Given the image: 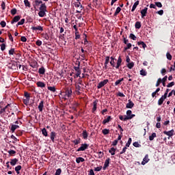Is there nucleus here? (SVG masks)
<instances>
[{
	"mask_svg": "<svg viewBox=\"0 0 175 175\" xmlns=\"http://www.w3.org/2000/svg\"><path fill=\"white\" fill-rule=\"evenodd\" d=\"M133 117H135V114H132L131 110H127L126 116H125L124 118L123 117V116H119V118L122 121H127L128 120H131L132 118H133Z\"/></svg>",
	"mask_w": 175,
	"mask_h": 175,
	"instance_id": "f257e3e1",
	"label": "nucleus"
},
{
	"mask_svg": "<svg viewBox=\"0 0 175 175\" xmlns=\"http://www.w3.org/2000/svg\"><path fill=\"white\" fill-rule=\"evenodd\" d=\"M40 11L38 12L39 16H44L46 15V12L47 11V7L46 5V3H40Z\"/></svg>",
	"mask_w": 175,
	"mask_h": 175,
	"instance_id": "f03ea898",
	"label": "nucleus"
},
{
	"mask_svg": "<svg viewBox=\"0 0 175 175\" xmlns=\"http://www.w3.org/2000/svg\"><path fill=\"white\" fill-rule=\"evenodd\" d=\"M24 96H25V99L23 100V102L24 103V105H25L26 106H28V103H29V100H30V94L29 92H24Z\"/></svg>",
	"mask_w": 175,
	"mask_h": 175,
	"instance_id": "7ed1b4c3",
	"label": "nucleus"
},
{
	"mask_svg": "<svg viewBox=\"0 0 175 175\" xmlns=\"http://www.w3.org/2000/svg\"><path fill=\"white\" fill-rule=\"evenodd\" d=\"M89 146L90 145L87 143L82 144H81V146L77 148V151H85L88 148Z\"/></svg>",
	"mask_w": 175,
	"mask_h": 175,
	"instance_id": "20e7f679",
	"label": "nucleus"
},
{
	"mask_svg": "<svg viewBox=\"0 0 175 175\" xmlns=\"http://www.w3.org/2000/svg\"><path fill=\"white\" fill-rule=\"evenodd\" d=\"M107 83H109V80L107 79L105 80H103V81H100V83H98L97 85L98 90H100V88H103V87H105V85H106Z\"/></svg>",
	"mask_w": 175,
	"mask_h": 175,
	"instance_id": "39448f33",
	"label": "nucleus"
},
{
	"mask_svg": "<svg viewBox=\"0 0 175 175\" xmlns=\"http://www.w3.org/2000/svg\"><path fill=\"white\" fill-rule=\"evenodd\" d=\"M164 135H167L168 136V139H170V137H172L174 135V129H171V131H163Z\"/></svg>",
	"mask_w": 175,
	"mask_h": 175,
	"instance_id": "423d86ee",
	"label": "nucleus"
},
{
	"mask_svg": "<svg viewBox=\"0 0 175 175\" xmlns=\"http://www.w3.org/2000/svg\"><path fill=\"white\" fill-rule=\"evenodd\" d=\"M72 95V88H66L65 96L66 98H70Z\"/></svg>",
	"mask_w": 175,
	"mask_h": 175,
	"instance_id": "0eeeda50",
	"label": "nucleus"
},
{
	"mask_svg": "<svg viewBox=\"0 0 175 175\" xmlns=\"http://www.w3.org/2000/svg\"><path fill=\"white\" fill-rule=\"evenodd\" d=\"M31 29L32 31H40V32L44 31L43 26H40V25H38V26H32Z\"/></svg>",
	"mask_w": 175,
	"mask_h": 175,
	"instance_id": "6e6552de",
	"label": "nucleus"
},
{
	"mask_svg": "<svg viewBox=\"0 0 175 175\" xmlns=\"http://www.w3.org/2000/svg\"><path fill=\"white\" fill-rule=\"evenodd\" d=\"M18 66V64H16V62H11L10 64H9V68H10V69H12V70H16Z\"/></svg>",
	"mask_w": 175,
	"mask_h": 175,
	"instance_id": "1a4fd4ad",
	"label": "nucleus"
},
{
	"mask_svg": "<svg viewBox=\"0 0 175 175\" xmlns=\"http://www.w3.org/2000/svg\"><path fill=\"white\" fill-rule=\"evenodd\" d=\"M29 65L31 68H33V69H35L36 70H37L38 64L36 61H33V62H30Z\"/></svg>",
	"mask_w": 175,
	"mask_h": 175,
	"instance_id": "9d476101",
	"label": "nucleus"
},
{
	"mask_svg": "<svg viewBox=\"0 0 175 175\" xmlns=\"http://www.w3.org/2000/svg\"><path fill=\"white\" fill-rule=\"evenodd\" d=\"M21 19V16L20 15H16L15 16H14V18L12 19L11 21V23L13 24L14 23V22H19Z\"/></svg>",
	"mask_w": 175,
	"mask_h": 175,
	"instance_id": "9b49d317",
	"label": "nucleus"
},
{
	"mask_svg": "<svg viewBox=\"0 0 175 175\" xmlns=\"http://www.w3.org/2000/svg\"><path fill=\"white\" fill-rule=\"evenodd\" d=\"M81 54H80V56L81 57L82 59L84 60L85 58V53H88V51L84 50L83 46H81Z\"/></svg>",
	"mask_w": 175,
	"mask_h": 175,
	"instance_id": "f8f14e48",
	"label": "nucleus"
},
{
	"mask_svg": "<svg viewBox=\"0 0 175 175\" xmlns=\"http://www.w3.org/2000/svg\"><path fill=\"white\" fill-rule=\"evenodd\" d=\"M148 7H144L143 10H141V14H142V18H144L146 16V14L148 12Z\"/></svg>",
	"mask_w": 175,
	"mask_h": 175,
	"instance_id": "ddd939ff",
	"label": "nucleus"
},
{
	"mask_svg": "<svg viewBox=\"0 0 175 175\" xmlns=\"http://www.w3.org/2000/svg\"><path fill=\"white\" fill-rule=\"evenodd\" d=\"M150 159H149V157H148V154H146V155H145L143 161H142V165H146V163H148V162H149Z\"/></svg>",
	"mask_w": 175,
	"mask_h": 175,
	"instance_id": "4468645a",
	"label": "nucleus"
},
{
	"mask_svg": "<svg viewBox=\"0 0 175 175\" xmlns=\"http://www.w3.org/2000/svg\"><path fill=\"white\" fill-rule=\"evenodd\" d=\"M81 90V87L79 83L78 84H75V92H77V94H78V95H80Z\"/></svg>",
	"mask_w": 175,
	"mask_h": 175,
	"instance_id": "2eb2a0df",
	"label": "nucleus"
},
{
	"mask_svg": "<svg viewBox=\"0 0 175 175\" xmlns=\"http://www.w3.org/2000/svg\"><path fill=\"white\" fill-rule=\"evenodd\" d=\"M56 136H57L56 132H51V140L53 143H55Z\"/></svg>",
	"mask_w": 175,
	"mask_h": 175,
	"instance_id": "dca6fc26",
	"label": "nucleus"
},
{
	"mask_svg": "<svg viewBox=\"0 0 175 175\" xmlns=\"http://www.w3.org/2000/svg\"><path fill=\"white\" fill-rule=\"evenodd\" d=\"M134 107V103L133 102H132V100H129V103L126 104V107L127 109H133V107Z\"/></svg>",
	"mask_w": 175,
	"mask_h": 175,
	"instance_id": "f3484780",
	"label": "nucleus"
},
{
	"mask_svg": "<svg viewBox=\"0 0 175 175\" xmlns=\"http://www.w3.org/2000/svg\"><path fill=\"white\" fill-rule=\"evenodd\" d=\"M44 107V100H41L38 106L39 111H43Z\"/></svg>",
	"mask_w": 175,
	"mask_h": 175,
	"instance_id": "a211bd4d",
	"label": "nucleus"
},
{
	"mask_svg": "<svg viewBox=\"0 0 175 175\" xmlns=\"http://www.w3.org/2000/svg\"><path fill=\"white\" fill-rule=\"evenodd\" d=\"M122 62V59L121 57H119L117 61V65L116 66V69H119L120 68V66H121Z\"/></svg>",
	"mask_w": 175,
	"mask_h": 175,
	"instance_id": "6ab92c4d",
	"label": "nucleus"
},
{
	"mask_svg": "<svg viewBox=\"0 0 175 175\" xmlns=\"http://www.w3.org/2000/svg\"><path fill=\"white\" fill-rule=\"evenodd\" d=\"M38 87L40 88H44L46 87V84L45 83H43L42 81H38L36 83Z\"/></svg>",
	"mask_w": 175,
	"mask_h": 175,
	"instance_id": "aec40b11",
	"label": "nucleus"
},
{
	"mask_svg": "<svg viewBox=\"0 0 175 175\" xmlns=\"http://www.w3.org/2000/svg\"><path fill=\"white\" fill-rule=\"evenodd\" d=\"M137 44L138 46H142L144 50H145L146 47H147V45L144 41H138Z\"/></svg>",
	"mask_w": 175,
	"mask_h": 175,
	"instance_id": "412c9836",
	"label": "nucleus"
},
{
	"mask_svg": "<svg viewBox=\"0 0 175 175\" xmlns=\"http://www.w3.org/2000/svg\"><path fill=\"white\" fill-rule=\"evenodd\" d=\"M17 162H18V159L17 158H14L13 159L10 160V164L12 166L16 165Z\"/></svg>",
	"mask_w": 175,
	"mask_h": 175,
	"instance_id": "4be33fe9",
	"label": "nucleus"
},
{
	"mask_svg": "<svg viewBox=\"0 0 175 175\" xmlns=\"http://www.w3.org/2000/svg\"><path fill=\"white\" fill-rule=\"evenodd\" d=\"M82 136L83 139H84L85 140H87V139L88 138V133L85 129L83 131Z\"/></svg>",
	"mask_w": 175,
	"mask_h": 175,
	"instance_id": "5701e85b",
	"label": "nucleus"
},
{
	"mask_svg": "<svg viewBox=\"0 0 175 175\" xmlns=\"http://www.w3.org/2000/svg\"><path fill=\"white\" fill-rule=\"evenodd\" d=\"M164 100H165V95H163V96H161V98H160V99H159V100H158V105H159V106H161V105H163Z\"/></svg>",
	"mask_w": 175,
	"mask_h": 175,
	"instance_id": "b1692460",
	"label": "nucleus"
},
{
	"mask_svg": "<svg viewBox=\"0 0 175 175\" xmlns=\"http://www.w3.org/2000/svg\"><path fill=\"white\" fill-rule=\"evenodd\" d=\"M110 64L113 68L116 67V58H114L113 57H111Z\"/></svg>",
	"mask_w": 175,
	"mask_h": 175,
	"instance_id": "393cba45",
	"label": "nucleus"
},
{
	"mask_svg": "<svg viewBox=\"0 0 175 175\" xmlns=\"http://www.w3.org/2000/svg\"><path fill=\"white\" fill-rule=\"evenodd\" d=\"M139 0H137L134 4L133 5V7H132V9H131V11L133 12L135 11V8H137V5H139Z\"/></svg>",
	"mask_w": 175,
	"mask_h": 175,
	"instance_id": "a878e982",
	"label": "nucleus"
},
{
	"mask_svg": "<svg viewBox=\"0 0 175 175\" xmlns=\"http://www.w3.org/2000/svg\"><path fill=\"white\" fill-rule=\"evenodd\" d=\"M135 27L136 29H140V28L142 27L141 22L139 21H137V22H135Z\"/></svg>",
	"mask_w": 175,
	"mask_h": 175,
	"instance_id": "bb28decb",
	"label": "nucleus"
},
{
	"mask_svg": "<svg viewBox=\"0 0 175 175\" xmlns=\"http://www.w3.org/2000/svg\"><path fill=\"white\" fill-rule=\"evenodd\" d=\"M110 120H111V116H108L107 118L103 120V124L105 125V124H107V122H109Z\"/></svg>",
	"mask_w": 175,
	"mask_h": 175,
	"instance_id": "cd10ccee",
	"label": "nucleus"
},
{
	"mask_svg": "<svg viewBox=\"0 0 175 175\" xmlns=\"http://www.w3.org/2000/svg\"><path fill=\"white\" fill-rule=\"evenodd\" d=\"M76 162L77 163H80V162H85V158L79 157L78 158H76Z\"/></svg>",
	"mask_w": 175,
	"mask_h": 175,
	"instance_id": "c85d7f7f",
	"label": "nucleus"
},
{
	"mask_svg": "<svg viewBox=\"0 0 175 175\" xmlns=\"http://www.w3.org/2000/svg\"><path fill=\"white\" fill-rule=\"evenodd\" d=\"M18 128H19V125L17 124H13L11 126V131L12 133L15 132L16 129H18Z\"/></svg>",
	"mask_w": 175,
	"mask_h": 175,
	"instance_id": "c756f323",
	"label": "nucleus"
},
{
	"mask_svg": "<svg viewBox=\"0 0 175 175\" xmlns=\"http://www.w3.org/2000/svg\"><path fill=\"white\" fill-rule=\"evenodd\" d=\"M167 80V76H164V77L161 79V83L163 87H165Z\"/></svg>",
	"mask_w": 175,
	"mask_h": 175,
	"instance_id": "7c9ffc66",
	"label": "nucleus"
},
{
	"mask_svg": "<svg viewBox=\"0 0 175 175\" xmlns=\"http://www.w3.org/2000/svg\"><path fill=\"white\" fill-rule=\"evenodd\" d=\"M81 34H79V31L78 30V27H77V31H75V39L77 40V39H80Z\"/></svg>",
	"mask_w": 175,
	"mask_h": 175,
	"instance_id": "2f4dec72",
	"label": "nucleus"
},
{
	"mask_svg": "<svg viewBox=\"0 0 175 175\" xmlns=\"http://www.w3.org/2000/svg\"><path fill=\"white\" fill-rule=\"evenodd\" d=\"M21 169H22L21 165H18V166H16L15 170H16L17 174H20V170H21Z\"/></svg>",
	"mask_w": 175,
	"mask_h": 175,
	"instance_id": "473e14b6",
	"label": "nucleus"
},
{
	"mask_svg": "<svg viewBox=\"0 0 175 175\" xmlns=\"http://www.w3.org/2000/svg\"><path fill=\"white\" fill-rule=\"evenodd\" d=\"M132 47V44L131 42H129V41H128L127 42V46H124V50L125 51H126L127 50H129L130 49H131Z\"/></svg>",
	"mask_w": 175,
	"mask_h": 175,
	"instance_id": "72a5a7b5",
	"label": "nucleus"
},
{
	"mask_svg": "<svg viewBox=\"0 0 175 175\" xmlns=\"http://www.w3.org/2000/svg\"><path fill=\"white\" fill-rule=\"evenodd\" d=\"M116 151V148H114V147H111V148L109 150V152H110L111 155H115Z\"/></svg>",
	"mask_w": 175,
	"mask_h": 175,
	"instance_id": "f704fd0d",
	"label": "nucleus"
},
{
	"mask_svg": "<svg viewBox=\"0 0 175 175\" xmlns=\"http://www.w3.org/2000/svg\"><path fill=\"white\" fill-rule=\"evenodd\" d=\"M45 71V68H44V66H42V68H40L38 73H40V75H44Z\"/></svg>",
	"mask_w": 175,
	"mask_h": 175,
	"instance_id": "c9c22d12",
	"label": "nucleus"
},
{
	"mask_svg": "<svg viewBox=\"0 0 175 175\" xmlns=\"http://www.w3.org/2000/svg\"><path fill=\"white\" fill-rule=\"evenodd\" d=\"M97 102L93 103L92 113H94L97 110Z\"/></svg>",
	"mask_w": 175,
	"mask_h": 175,
	"instance_id": "e433bc0d",
	"label": "nucleus"
},
{
	"mask_svg": "<svg viewBox=\"0 0 175 175\" xmlns=\"http://www.w3.org/2000/svg\"><path fill=\"white\" fill-rule=\"evenodd\" d=\"M121 10H122L121 7H117L113 15L114 16L118 15L119 12H120V11H121Z\"/></svg>",
	"mask_w": 175,
	"mask_h": 175,
	"instance_id": "4c0bfd02",
	"label": "nucleus"
},
{
	"mask_svg": "<svg viewBox=\"0 0 175 175\" xmlns=\"http://www.w3.org/2000/svg\"><path fill=\"white\" fill-rule=\"evenodd\" d=\"M72 143H74L75 146L81 143V138L75 139V140H72Z\"/></svg>",
	"mask_w": 175,
	"mask_h": 175,
	"instance_id": "58836bf2",
	"label": "nucleus"
},
{
	"mask_svg": "<svg viewBox=\"0 0 175 175\" xmlns=\"http://www.w3.org/2000/svg\"><path fill=\"white\" fill-rule=\"evenodd\" d=\"M154 137H157V133H152V135L150 136H149V139L150 141L154 140Z\"/></svg>",
	"mask_w": 175,
	"mask_h": 175,
	"instance_id": "ea45409f",
	"label": "nucleus"
},
{
	"mask_svg": "<svg viewBox=\"0 0 175 175\" xmlns=\"http://www.w3.org/2000/svg\"><path fill=\"white\" fill-rule=\"evenodd\" d=\"M25 18L21 19V21L19 20V21L17 23L16 27H18L19 25H23V23H25Z\"/></svg>",
	"mask_w": 175,
	"mask_h": 175,
	"instance_id": "a19ab883",
	"label": "nucleus"
},
{
	"mask_svg": "<svg viewBox=\"0 0 175 175\" xmlns=\"http://www.w3.org/2000/svg\"><path fill=\"white\" fill-rule=\"evenodd\" d=\"M5 49H6V44H5V42H3L2 44H1V51H5Z\"/></svg>",
	"mask_w": 175,
	"mask_h": 175,
	"instance_id": "79ce46f5",
	"label": "nucleus"
},
{
	"mask_svg": "<svg viewBox=\"0 0 175 175\" xmlns=\"http://www.w3.org/2000/svg\"><path fill=\"white\" fill-rule=\"evenodd\" d=\"M42 133L44 136H46V137L48 136V132H47L46 128H43V129H42Z\"/></svg>",
	"mask_w": 175,
	"mask_h": 175,
	"instance_id": "37998d69",
	"label": "nucleus"
},
{
	"mask_svg": "<svg viewBox=\"0 0 175 175\" xmlns=\"http://www.w3.org/2000/svg\"><path fill=\"white\" fill-rule=\"evenodd\" d=\"M41 3H42V0H35L34 1V6L37 5H40V4H41Z\"/></svg>",
	"mask_w": 175,
	"mask_h": 175,
	"instance_id": "c03bdc74",
	"label": "nucleus"
},
{
	"mask_svg": "<svg viewBox=\"0 0 175 175\" xmlns=\"http://www.w3.org/2000/svg\"><path fill=\"white\" fill-rule=\"evenodd\" d=\"M48 90L51 91V92H53V93L56 92L57 91L55 87H48Z\"/></svg>",
	"mask_w": 175,
	"mask_h": 175,
	"instance_id": "a18cd8bd",
	"label": "nucleus"
},
{
	"mask_svg": "<svg viewBox=\"0 0 175 175\" xmlns=\"http://www.w3.org/2000/svg\"><path fill=\"white\" fill-rule=\"evenodd\" d=\"M134 62H129V64H127V68H129V69H133V68L134 67Z\"/></svg>",
	"mask_w": 175,
	"mask_h": 175,
	"instance_id": "49530a36",
	"label": "nucleus"
},
{
	"mask_svg": "<svg viewBox=\"0 0 175 175\" xmlns=\"http://www.w3.org/2000/svg\"><path fill=\"white\" fill-rule=\"evenodd\" d=\"M129 38L133 40H137V37L135 36V34H133V33H130Z\"/></svg>",
	"mask_w": 175,
	"mask_h": 175,
	"instance_id": "de8ad7c7",
	"label": "nucleus"
},
{
	"mask_svg": "<svg viewBox=\"0 0 175 175\" xmlns=\"http://www.w3.org/2000/svg\"><path fill=\"white\" fill-rule=\"evenodd\" d=\"M131 142H132V139L131 137H129L127 143L126 144V148H128V147L130 146V145L131 144Z\"/></svg>",
	"mask_w": 175,
	"mask_h": 175,
	"instance_id": "09e8293b",
	"label": "nucleus"
},
{
	"mask_svg": "<svg viewBox=\"0 0 175 175\" xmlns=\"http://www.w3.org/2000/svg\"><path fill=\"white\" fill-rule=\"evenodd\" d=\"M140 75L141 76H146L147 75L146 70H144V69H142V70H140Z\"/></svg>",
	"mask_w": 175,
	"mask_h": 175,
	"instance_id": "8fccbe9b",
	"label": "nucleus"
},
{
	"mask_svg": "<svg viewBox=\"0 0 175 175\" xmlns=\"http://www.w3.org/2000/svg\"><path fill=\"white\" fill-rule=\"evenodd\" d=\"M166 57H167V59H168L169 61H172V55H171L170 53H167Z\"/></svg>",
	"mask_w": 175,
	"mask_h": 175,
	"instance_id": "3c124183",
	"label": "nucleus"
},
{
	"mask_svg": "<svg viewBox=\"0 0 175 175\" xmlns=\"http://www.w3.org/2000/svg\"><path fill=\"white\" fill-rule=\"evenodd\" d=\"M16 51H15V49H11L9 51V55H14L15 54Z\"/></svg>",
	"mask_w": 175,
	"mask_h": 175,
	"instance_id": "603ef678",
	"label": "nucleus"
},
{
	"mask_svg": "<svg viewBox=\"0 0 175 175\" xmlns=\"http://www.w3.org/2000/svg\"><path fill=\"white\" fill-rule=\"evenodd\" d=\"M109 132H110L109 129H103L102 131V133H103V135H109Z\"/></svg>",
	"mask_w": 175,
	"mask_h": 175,
	"instance_id": "864d4df0",
	"label": "nucleus"
},
{
	"mask_svg": "<svg viewBox=\"0 0 175 175\" xmlns=\"http://www.w3.org/2000/svg\"><path fill=\"white\" fill-rule=\"evenodd\" d=\"M75 7H81V9L84 8L83 5L81 4V1H78L75 4Z\"/></svg>",
	"mask_w": 175,
	"mask_h": 175,
	"instance_id": "5fc2aeb1",
	"label": "nucleus"
},
{
	"mask_svg": "<svg viewBox=\"0 0 175 175\" xmlns=\"http://www.w3.org/2000/svg\"><path fill=\"white\" fill-rule=\"evenodd\" d=\"M62 170L61 169V167H59V169H57L55 175H60L62 173Z\"/></svg>",
	"mask_w": 175,
	"mask_h": 175,
	"instance_id": "6e6d98bb",
	"label": "nucleus"
},
{
	"mask_svg": "<svg viewBox=\"0 0 175 175\" xmlns=\"http://www.w3.org/2000/svg\"><path fill=\"white\" fill-rule=\"evenodd\" d=\"M109 163H110V158H107V159L105 160L106 168L109 167Z\"/></svg>",
	"mask_w": 175,
	"mask_h": 175,
	"instance_id": "4d7b16f0",
	"label": "nucleus"
},
{
	"mask_svg": "<svg viewBox=\"0 0 175 175\" xmlns=\"http://www.w3.org/2000/svg\"><path fill=\"white\" fill-rule=\"evenodd\" d=\"M8 152L10 155H14L16 152L14 150H9Z\"/></svg>",
	"mask_w": 175,
	"mask_h": 175,
	"instance_id": "13d9d810",
	"label": "nucleus"
},
{
	"mask_svg": "<svg viewBox=\"0 0 175 175\" xmlns=\"http://www.w3.org/2000/svg\"><path fill=\"white\" fill-rule=\"evenodd\" d=\"M109 61H110V57H105V65H106L107 66V65L109 64Z\"/></svg>",
	"mask_w": 175,
	"mask_h": 175,
	"instance_id": "bf43d9fd",
	"label": "nucleus"
},
{
	"mask_svg": "<svg viewBox=\"0 0 175 175\" xmlns=\"http://www.w3.org/2000/svg\"><path fill=\"white\" fill-rule=\"evenodd\" d=\"M170 90L169 89V88H167L165 94H164V100H165V99L167 98V94H168V92H170Z\"/></svg>",
	"mask_w": 175,
	"mask_h": 175,
	"instance_id": "052dcab7",
	"label": "nucleus"
},
{
	"mask_svg": "<svg viewBox=\"0 0 175 175\" xmlns=\"http://www.w3.org/2000/svg\"><path fill=\"white\" fill-rule=\"evenodd\" d=\"M24 3L26 7H31L30 1H29V0H24Z\"/></svg>",
	"mask_w": 175,
	"mask_h": 175,
	"instance_id": "680f3d73",
	"label": "nucleus"
},
{
	"mask_svg": "<svg viewBox=\"0 0 175 175\" xmlns=\"http://www.w3.org/2000/svg\"><path fill=\"white\" fill-rule=\"evenodd\" d=\"M0 25H1L2 28H5V27H6V22H5V21H1L0 22Z\"/></svg>",
	"mask_w": 175,
	"mask_h": 175,
	"instance_id": "e2e57ef3",
	"label": "nucleus"
},
{
	"mask_svg": "<svg viewBox=\"0 0 175 175\" xmlns=\"http://www.w3.org/2000/svg\"><path fill=\"white\" fill-rule=\"evenodd\" d=\"M9 106H5V107H3V109H1L0 110V114H3V113H5V111H6V109H8Z\"/></svg>",
	"mask_w": 175,
	"mask_h": 175,
	"instance_id": "0e129e2a",
	"label": "nucleus"
},
{
	"mask_svg": "<svg viewBox=\"0 0 175 175\" xmlns=\"http://www.w3.org/2000/svg\"><path fill=\"white\" fill-rule=\"evenodd\" d=\"M16 12H17L16 8H12V9L11 10V14H12V15H16Z\"/></svg>",
	"mask_w": 175,
	"mask_h": 175,
	"instance_id": "69168bd1",
	"label": "nucleus"
},
{
	"mask_svg": "<svg viewBox=\"0 0 175 175\" xmlns=\"http://www.w3.org/2000/svg\"><path fill=\"white\" fill-rule=\"evenodd\" d=\"M103 169V166H98L97 167L94 168V171L95 172H100V170H102Z\"/></svg>",
	"mask_w": 175,
	"mask_h": 175,
	"instance_id": "338daca9",
	"label": "nucleus"
},
{
	"mask_svg": "<svg viewBox=\"0 0 175 175\" xmlns=\"http://www.w3.org/2000/svg\"><path fill=\"white\" fill-rule=\"evenodd\" d=\"M155 5L157 7H163V4H162V3H161V1H155Z\"/></svg>",
	"mask_w": 175,
	"mask_h": 175,
	"instance_id": "774afa93",
	"label": "nucleus"
}]
</instances>
